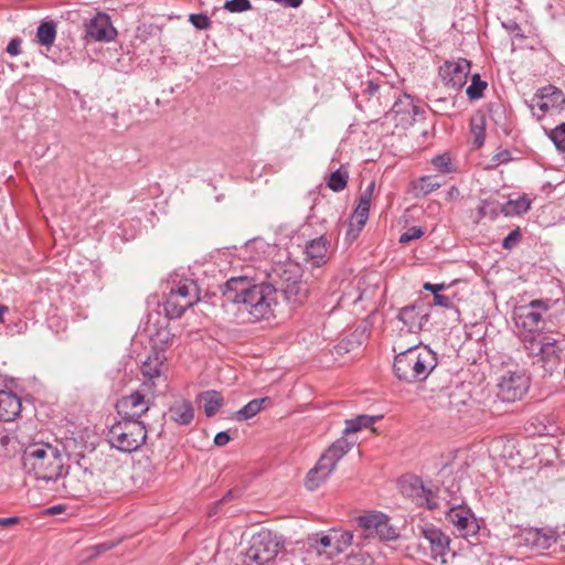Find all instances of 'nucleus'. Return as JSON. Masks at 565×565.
I'll list each match as a JSON object with an SVG mask.
<instances>
[{
	"mask_svg": "<svg viewBox=\"0 0 565 565\" xmlns=\"http://www.w3.org/2000/svg\"><path fill=\"white\" fill-rule=\"evenodd\" d=\"M563 348L557 339L546 334L542 338V345L537 362L544 369L545 373L552 374L561 366Z\"/></svg>",
	"mask_w": 565,
	"mask_h": 565,
	"instance_id": "nucleus-22",
	"label": "nucleus"
},
{
	"mask_svg": "<svg viewBox=\"0 0 565 565\" xmlns=\"http://www.w3.org/2000/svg\"><path fill=\"white\" fill-rule=\"evenodd\" d=\"M536 332H523L520 331V340L523 344L524 350L531 356H539L540 347L542 345V339L539 340L535 335Z\"/></svg>",
	"mask_w": 565,
	"mask_h": 565,
	"instance_id": "nucleus-33",
	"label": "nucleus"
},
{
	"mask_svg": "<svg viewBox=\"0 0 565 565\" xmlns=\"http://www.w3.org/2000/svg\"><path fill=\"white\" fill-rule=\"evenodd\" d=\"M21 413L20 397L7 391H0V422H11Z\"/></svg>",
	"mask_w": 565,
	"mask_h": 565,
	"instance_id": "nucleus-25",
	"label": "nucleus"
},
{
	"mask_svg": "<svg viewBox=\"0 0 565 565\" xmlns=\"http://www.w3.org/2000/svg\"><path fill=\"white\" fill-rule=\"evenodd\" d=\"M488 83L482 81L479 74H473L471 83L466 89V94L470 100L480 99L483 96V92L487 88Z\"/></svg>",
	"mask_w": 565,
	"mask_h": 565,
	"instance_id": "nucleus-37",
	"label": "nucleus"
},
{
	"mask_svg": "<svg viewBox=\"0 0 565 565\" xmlns=\"http://www.w3.org/2000/svg\"><path fill=\"white\" fill-rule=\"evenodd\" d=\"M530 380L522 371L508 372L498 384V395L503 402L520 399L527 391Z\"/></svg>",
	"mask_w": 565,
	"mask_h": 565,
	"instance_id": "nucleus-18",
	"label": "nucleus"
},
{
	"mask_svg": "<svg viewBox=\"0 0 565 565\" xmlns=\"http://www.w3.org/2000/svg\"><path fill=\"white\" fill-rule=\"evenodd\" d=\"M13 437L10 434L3 433L0 436V446L4 449L8 448V446L11 444Z\"/></svg>",
	"mask_w": 565,
	"mask_h": 565,
	"instance_id": "nucleus-56",
	"label": "nucleus"
},
{
	"mask_svg": "<svg viewBox=\"0 0 565 565\" xmlns=\"http://www.w3.org/2000/svg\"><path fill=\"white\" fill-rule=\"evenodd\" d=\"M401 493L415 501L419 507H426L429 510H434L438 507L437 497L424 484V481L419 477H404L399 480Z\"/></svg>",
	"mask_w": 565,
	"mask_h": 565,
	"instance_id": "nucleus-12",
	"label": "nucleus"
},
{
	"mask_svg": "<svg viewBox=\"0 0 565 565\" xmlns=\"http://www.w3.org/2000/svg\"><path fill=\"white\" fill-rule=\"evenodd\" d=\"M430 311L423 301H415L412 305L399 309L397 319L406 327L408 333L417 334L428 322Z\"/></svg>",
	"mask_w": 565,
	"mask_h": 565,
	"instance_id": "nucleus-20",
	"label": "nucleus"
},
{
	"mask_svg": "<svg viewBox=\"0 0 565 565\" xmlns=\"http://www.w3.org/2000/svg\"><path fill=\"white\" fill-rule=\"evenodd\" d=\"M223 300L237 306L244 322L270 319L277 305V290L267 279L258 280L246 275L230 278L221 287Z\"/></svg>",
	"mask_w": 565,
	"mask_h": 565,
	"instance_id": "nucleus-1",
	"label": "nucleus"
},
{
	"mask_svg": "<svg viewBox=\"0 0 565 565\" xmlns=\"http://www.w3.org/2000/svg\"><path fill=\"white\" fill-rule=\"evenodd\" d=\"M230 440L231 437L227 431H220L214 437V444L218 447L226 446Z\"/></svg>",
	"mask_w": 565,
	"mask_h": 565,
	"instance_id": "nucleus-50",
	"label": "nucleus"
},
{
	"mask_svg": "<svg viewBox=\"0 0 565 565\" xmlns=\"http://www.w3.org/2000/svg\"><path fill=\"white\" fill-rule=\"evenodd\" d=\"M385 514L382 512H370L358 518V524L364 529L369 535H373L381 527V523L384 520Z\"/></svg>",
	"mask_w": 565,
	"mask_h": 565,
	"instance_id": "nucleus-29",
	"label": "nucleus"
},
{
	"mask_svg": "<svg viewBox=\"0 0 565 565\" xmlns=\"http://www.w3.org/2000/svg\"><path fill=\"white\" fill-rule=\"evenodd\" d=\"M189 21L193 24L198 30H207L211 26L210 18L204 13H193L190 14Z\"/></svg>",
	"mask_w": 565,
	"mask_h": 565,
	"instance_id": "nucleus-45",
	"label": "nucleus"
},
{
	"mask_svg": "<svg viewBox=\"0 0 565 565\" xmlns=\"http://www.w3.org/2000/svg\"><path fill=\"white\" fill-rule=\"evenodd\" d=\"M550 300H532L527 305L516 307L513 319L516 328L523 332H539L543 329V316L550 310Z\"/></svg>",
	"mask_w": 565,
	"mask_h": 565,
	"instance_id": "nucleus-10",
	"label": "nucleus"
},
{
	"mask_svg": "<svg viewBox=\"0 0 565 565\" xmlns=\"http://www.w3.org/2000/svg\"><path fill=\"white\" fill-rule=\"evenodd\" d=\"M424 114V109L414 104L411 95L403 94L394 102L392 108L385 114V118L393 121L396 127L406 129L418 118H423Z\"/></svg>",
	"mask_w": 565,
	"mask_h": 565,
	"instance_id": "nucleus-11",
	"label": "nucleus"
},
{
	"mask_svg": "<svg viewBox=\"0 0 565 565\" xmlns=\"http://www.w3.org/2000/svg\"><path fill=\"white\" fill-rule=\"evenodd\" d=\"M224 505L223 502H221V499L215 501L211 507L210 509L207 510V516L209 518H213L215 515L218 514V512L221 511L222 507Z\"/></svg>",
	"mask_w": 565,
	"mask_h": 565,
	"instance_id": "nucleus-55",
	"label": "nucleus"
},
{
	"mask_svg": "<svg viewBox=\"0 0 565 565\" xmlns=\"http://www.w3.org/2000/svg\"><path fill=\"white\" fill-rule=\"evenodd\" d=\"M531 207V202L527 198L521 196L516 200H510L504 209V213L508 214H523Z\"/></svg>",
	"mask_w": 565,
	"mask_h": 565,
	"instance_id": "nucleus-39",
	"label": "nucleus"
},
{
	"mask_svg": "<svg viewBox=\"0 0 565 565\" xmlns=\"http://www.w3.org/2000/svg\"><path fill=\"white\" fill-rule=\"evenodd\" d=\"M348 180H349L348 171L338 169L330 174V177L327 181V185L332 191L340 192L347 188Z\"/></svg>",
	"mask_w": 565,
	"mask_h": 565,
	"instance_id": "nucleus-36",
	"label": "nucleus"
},
{
	"mask_svg": "<svg viewBox=\"0 0 565 565\" xmlns=\"http://www.w3.org/2000/svg\"><path fill=\"white\" fill-rule=\"evenodd\" d=\"M282 547L279 536L269 530H262L253 535L246 556L256 565H290L284 556L277 557Z\"/></svg>",
	"mask_w": 565,
	"mask_h": 565,
	"instance_id": "nucleus-6",
	"label": "nucleus"
},
{
	"mask_svg": "<svg viewBox=\"0 0 565 565\" xmlns=\"http://www.w3.org/2000/svg\"><path fill=\"white\" fill-rule=\"evenodd\" d=\"M521 233L519 230H514L503 239L502 246L505 249L512 248V246L520 239Z\"/></svg>",
	"mask_w": 565,
	"mask_h": 565,
	"instance_id": "nucleus-48",
	"label": "nucleus"
},
{
	"mask_svg": "<svg viewBox=\"0 0 565 565\" xmlns=\"http://www.w3.org/2000/svg\"><path fill=\"white\" fill-rule=\"evenodd\" d=\"M371 199L372 196H370V194L367 193H361L359 198V203L352 215V221H355L358 224V232L362 230V227L365 225L367 221L371 206Z\"/></svg>",
	"mask_w": 565,
	"mask_h": 565,
	"instance_id": "nucleus-28",
	"label": "nucleus"
},
{
	"mask_svg": "<svg viewBox=\"0 0 565 565\" xmlns=\"http://www.w3.org/2000/svg\"><path fill=\"white\" fill-rule=\"evenodd\" d=\"M114 546H115L114 543H106V542L97 544V545H94L92 547V550L94 551L92 556L94 557V556H97V555H99V554H102L104 552H107V551L111 550Z\"/></svg>",
	"mask_w": 565,
	"mask_h": 565,
	"instance_id": "nucleus-51",
	"label": "nucleus"
},
{
	"mask_svg": "<svg viewBox=\"0 0 565 565\" xmlns=\"http://www.w3.org/2000/svg\"><path fill=\"white\" fill-rule=\"evenodd\" d=\"M223 8L232 13H241L252 9V3L249 0H227Z\"/></svg>",
	"mask_w": 565,
	"mask_h": 565,
	"instance_id": "nucleus-44",
	"label": "nucleus"
},
{
	"mask_svg": "<svg viewBox=\"0 0 565 565\" xmlns=\"http://www.w3.org/2000/svg\"><path fill=\"white\" fill-rule=\"evenodd\" d=\"M507 29L511 30V31H515V30H520V26L518 25V23L515 22H511V24H503Z\"/></svg>",
	"mask_w": 565,
	"mask_h": 565,
	"instance_id": "nucleus-62",
	"label": "nucleus"
},
{
	"mask_svg": "<svg viewBox=\"0 0 565 565\" xmlns=\"http://www.w3.org/2000/svg\"><path fill=\"white\" fill-rule=\"evenodd\" d=\"M302 3V0H284V2L281 3L284 7H288V8H298L300 7Z\"/></svg>",
	"mask_w": 565,
	"mask_h": 565,
	"instance_id": "nucleus-58",
	"label": "nucleus"
},
{
	"mask_svg": "<svg viewBox=\"0 0 565 565\" xmlns=\"http://www.w3.org/2000/svg\"><path fill=\"white\" fill-rule=\"evenodd\" d=\"M241 495L242 493L239 490L231 489L221 498V502L225 504L230 501L241 498Z\"/></svg>",
	"mask_w": 565,
	"mask_h": 565,
	"instance_id": "nucleus-52",
	"label": "nucleus"
},
{
	"mask_svg": "<svg viewBox=\"0 0 565 565\" xmlns=\"http://www.w3.org/2000/svg\"><path fill=\"white\" fill-rule=\"evenodd\" d=\"M399 352L396 353L393 371L399 381L408 384L425 381L437 366V355L420 341L407 348L398 344Z\"/></svg>",
	"mask_w": 565,
	"mask_h": 565,
	"instance_id": "nucleus-3",
	"label": "nucleus"
},
{
	"mask_svg": "<svg viewBox=\"0 0 565 565\" xmlns=\"http://www.w3.org/2000/svg\"><path fill=\"white\" fill-rule=\"evenodd\" d=\"M330 242L324 236L310 239L303 248L305 262L311 267H321L327 264Z\"/></svg>",
	"mask_w": 565,
	"mask_h": 565,
	"instance_id": "nucleus-23",
	"label": "nucleus"
},
{
	"mask_svg": "<svg viewBox=\"0 0 565 565\" xmlns=\"http://www.w3.org/2000/svg\"><path fill=\"white\" fill-rule=\"evenodd\" d=\"M381 416L359 415L345 420L344 434H354L362 428L371 427Z\"/></svg>",
	"mask_w": 565,
	"mask_h": 565,
	"instance_id": "nucleus-31",
	"label": "nucleus"
},
{
	"mask_svg": "<svg viewBox=\"0 0 565 565\" xmlns=\"http://www.w3.org/2000/svg\"><path fill=\"white\" fill-rule=\"evenodd\" d=\"M172 422L179 425H189L194 418V409L189 401H182L172 405L169 409Z\"/></svg>",
	"mask_w": 565,
	"mask_h": 565,
	"instance_id": "nucleus-26",
	"label": "nucleus"
},
{
	"mask_svg": "<svg viewBox=\"0 0 565 565\" xmlns=\"http://www.w3.org/2000/svg\"><path fill=\"white\" fill-rule=\"evenodd\" d=\"M527 106L532 115L541 120L547 114L561 113L564 109L565 95L558 87L546 85L535 92Z\"/></svg>",
	"mask_w": 565,
	"mask_h": 565,
	"instance_id": "nucleus-9",
	"label": "nucleus"
},
{
	"mask_svg": "<svg viewBox=\"0 0 565 565\" xmlns=\"http://www.w3.org/2000/svg\"><path fill=\"white\" fill-rule=\"evenodd\" d=\"M470 131L473 136V146L480 148L484 143L486 138V124L483 117L471 118Z\"/></svg>",
	"mask_w": 565,
	"mask_h": 565,
	"instance_id": "nucleus-35",
	"label": "nucleus"
},
{
	"mask_svg": "<svg viewBox=\"0 0 565 565\" xmlns=\"http://www.w3.org/2000/svg\"><path fill=\"white\" fill-rule=\"evenodd\" d=\"M200 300V290L194 280L184 279L172 287L163 302V311L169 319L180 318Z\"/></svg>",
	"mask_w": 565,
	"mask_h": 565,
	"instance_id": "nucleus-8",
	"label": "nucleus"
},
{
	"mask_svg": "<svg viewBox=\"0 0 565 565\" xmlns=\"http://www.w3.org/2000/svg\"><path fill=\"white\" fill-rule=\"evenodd\" d=\"M470 67V61L462 57L454 61H445L444 64L439 66L438 75L446 87L459 90L467 83Z\"/></svg>",
	"mask_w": 565,
	"mask_h": 565,
	"instance_id": "nucleus-14",
	"label": "nucleus"
},
{
	"mask_svg": "<svg viewBox=\"0 0 565 565\" xmlns=\"http://www.w3.org/2000/svg\"><path fill=\"white\" fill-rule=\"evenodd\" d=\"M19 522V518L9 516V518H0V526H9L17 524Z\"/></svg>",
	"mask_w": 565,
	"mask_h": 565,
	"instance_id": "nucleus-57",
	"label": "nucleus"
},
{
	"mask_svg": "<svg viewBox=\"0 0 565 565\" xmlns=\"http://www.w3.org/2000/svg\"><path fill=\"white\" fill-rule=\"evenodd\" d=\"M21 44L22 40L20 38L11 39L6 49L7 53L11 56L21 54Z\"/></svg>",
	"mask_w": 565,
	"mask_h": 565,
	"instance_id": "nucleus-47",
	"label": "nucleus"
},
{
	"mask_svg": "<svg viewBox=\"0 0 565 565\" xmlns=\"http://www.w3.org/2000/svg\"><path fill=\"white\" fill-rule=\"evenodd\" d=\"M374 188H375V183L374 182H371L362 193H367L370 194V196H372L373 194V191H374Z\"/></svg>",
	"mask_w": 565,
	"mask_h": 565,
	"instance_id": "nucleus-61",
	"label": "nucleus"
},
{
	"mask_svg": "<svg viewBox=\"0 0 565 565\" xmlns=\"http://www.w3.org/2000/svg\"><path fill=\"white\" fill-rule=\"evenodd\" d=\"M149 390L141 387L129 395L122 396L116 404L117 412L122 418L138 419L148 412L151 405L150 398L147 397Z\"/></svg>",
	"mask_w": 565,
	"mask_h": 565,
	"instance_id": "nucleus-17",
	"label": "nucleus"
},
{
	"mask_svg": "<svg viewBox=\"0 0 565 565\" xmlns=\"http://www.w3.org/2000/svg\"><path fill=\"white\" fill-rule=\"evenodd\" d=\"M269 402L268 397L255 398L248 402L243 408L235 413V418L239 422L249 419L257 415L266 403Z\"/></svg>",
	"mask_w": 565,
	"mask_h": 565,
	"instance_id": "nucleus-30",
	"label": "nucleus"
},
{
	"mask_svg": "<svg viewBox=\"0 0 565 565\" xmlns=\"http://www.w3.org/2000/svg\"><path fill=\"white\" fill-rule=\"evenodd\" d=\"M9 308L4 305H0V321H2L3 316L6 312H8Z\"/></svg>",
	"mask_w": 565,
	"mask_h": 565,
	"instance_id": "nucleus-63",
	"label": "nucleus"
},
{
	"mask_svg": "<svg viewBox=\"0 0 565 565\" xmlns=\"http://www.w3.org/2000/svg\"><path fill=\"white\" fill-rule=\"evenodd\" d=\"M424 235L422 227L413 226L399 236V243L407 244L413 239L420 238Z\"/></svg>",
	"mask_w": 565,
	"mask_h": 565,
	"instance_id": "nucleus-46",
	"label": "nucleus"
},
{
	"mask_svg": "<svg viewBox=\"0 0 565 565\" xmlns=\"http://www.w3.org/2000/svg\"><path fill=\"white\" fill-rule=\"evenodd\" d=\"M431 164L438 172L450 173L454 171L451 158L448 153L436 156L431 159Z\"/></svg>",
	"mask_w": 565,
	"mask_h": 565,
	"instance_id": "nucleus-42",
	"label": "nucleus"
},
{
	"mask_svg": "<svg viewBox=\"0 0 565 565\" xmlns=\"http://www.w3.org/2000/svg\"><path fill=\"white\" fill-rule=\"evenodd\" d=\"M383 88L385 90H387V93L392 90V88L386 86V85L382 86V85H380L379 83H376L374 81H367L365 83V87L363 88L361 97H362V99H365L367 103H370L371 102V97H373V96H375L377 94L379 95V99H380L381 97L384 96L382 94V89Z\"/></svg>",
	"mask_w": 565,
	"mask_h": 565,
	"instance_id": "nucleus-40",
	"label": "nucleus"
},
{
	"mask_svg": "<svg viewBox=\"0 0 565 565\" xmlns=\"http://www.w3.org/2000/svg\"><path fill=\"white\" fill-rule=\"evenodd\" d=\"M166 360L167 358L163 350H153L142 362L140 366L141 374L145 377L141 384L142 390L153 391L157 382L166 377Z\"/></svg>",
	"mask_w": 565,
	"mask_h": 565,
	"instance_id": "nucleus-16",
	"label": "nucleus"
},
{
	"mask_svg": "<svg viewBox=\"0 0 565 565\" xmlns=\"http://www.w3.org/2000/svg\"><path fill=\"white\" fill-rule=\"evenodd\" d=\"M373 558L372 556L359 548L358 551H352L351 554L348 556V565H372Z\"/></svg>",
	"mask_w": 565,
	"mask_h": 565,
	"instance_id": "nucleus-43",
	"label": "nucleus"
},
{
	"mask_svg": "<svg viewBox=\"0 0 565 565\" xmlns=\"http://www.w3.org/2000/svg\"><path fill=\"white\" fill-rule=\"evenodd\" d=\"M147 439V428L139 419H126L111 425L107 433V441L113 448L122 452L138 450Z\"/></svg>",
	"mask_w": 565,
	"mask_h": 565,
	"instance_id": "nucleus-5",
	"label": "nucleus"
},
{
	"mask_svg": "<svg viewBox=\"0 0 565 565\" xmlns=\"http://www.w3.org/2000/svg\"><path fill=\"white\" fill-rule=\"evenodd\" d=\"M353 443L341 437L337 439L319 458L318 462L309 470L306 477L308 490H316L334 470L338 461L352 448Z\"/></svg>",
	"mask_w": 565,
	"mask_h": 565,
	"instance_id": "nucleus-7",
	"label": "nucleus"
},
{
	"mask_svg": "<svg viewBox=\"0 0 565 565\" xmlns=\"http://www.w3.org/2000/svg\"><path fill=\"white\" fill-rule=\"evenodd\" d=\"M446 520L454 525L456 532L462 537L473 536L480 530L477 518L465 505L451 507L446 512Z\"/></svg>",
	"mask_w": 565,
	"mask_h": 565,
	"instance_id": "nucleus-19",
	"label": "nucleus"
},
{
	"mask_svg": "<svg viewBox=\"0 0 565 565\" xmlns=\"http://www.w3.org/2000/svg\"><path fill=\"white\" fill-rule=\"evenodd\" d=\"M86 36L95 42H111L117 36V30L111 24L107 13L98 12L85 23Z\"/></svg>",
	"mask_w": 565,
	"mask_h": 565,
	"instance_id": "nucleus-21",
	"label": "nucleus"
},
{
	"mask_svg": "<svg viewBox=\"0 0 565 565\" xmlns=\"http://www.w3.org/2000/svg\"><path fill=\"white\" fill-rule=\"evenodd\" d=\"M423 288L427 291L433 292L434 296H436V295H439V291H441L446 288V285L445 284L425 282Z\"/></svg>",
	"mask_w": 565,
	"mask_h": 565,
	"instance_id": "nucleus-53",
	"label": "nucleus"
},
{
	"mask_svg": "<svg viewBox=\"0 0 565 565\" xmlns=\"http://www.w3.org/2000/svg\"><path fill=\"white\" fill-rule=\"evenodd\" d=\"M433 303L435 306H439L443 308H451L452 307V300L449 297H447L445 295H440V294L434 296Z\"/></svg>",
	"mask_w": 565,
	"mask_h": 565,
	"instance_id": "nucleus-49",
	"label": "nucleus"
},
{
	"mask_svg": "<svg viewBox=\"0 0 565 565\" xmlns=\"http://www.w3.org/2000/svg\"><path fill=\"white\" fill-rule=\"evenodd\" d=\"M548 137L558 151L565 152V122H562L552 129Z\"/></svg>",
	"mask_w": 565,
	"mask_h": 565,
	"instance_id": "nucleus-41",
	"label": "nucleus"
},
{
	"mask_svg": "<svg viewBox=\"0 0 565 565\" xmlns=\"http://www.w3.org/2000/svg\"><path fill=\"white\" fill-rule=\"evenodd\" d=\"M375 535L381 541H393L399 536L398 529L390 523L388 516L385 514L384 520L381 523V527H379Z\"/></svg>",
	"mask_w": 565,
	"mask_h": 565,
	"instance_id": "nucleus-38",
	"label": "nucleus"
},
{
	"mask_svg": "<svg viewBox=\"0 0 565 565\" xmlns=\"http://www.w3.org/2000/svg\"><path fill=\"white\" fill-rule=\"evenodd\" d=\"M301 267L292 262L279 263L266 274V279L291 303H301L308 296L306 282L301 279Z\"/></svg>",
	"mask_w": 565,
	"mask_h": 565,
	"instance_id": "nucleus-4",
	"label": "nucleus"
},
{
	"mask_svg": "<svg viewBox=\"0 0 565 565\" xmlns=\"http://www.w3.org/2000/svg\"><path fill=\"white\" fill-rule=\"evenodd\" d=\"M56 38V25L53 21L42 22L38 26L36 39L38 42L46 47H50Z\"/></svg>",
	"mask_w": 565,
	"mask_h": 565,
	"instance_id": "nucleus-32",
	"label": "nucleus"
},
{
	"mask_svg": "<svg viewBox=\"0 0 565 565\" xmlns=\"http://www.w3.org/2000/svg\"><path fill=\"white\" fill-rule=\"evenodd\" d=\"M22 466L28 475L44 481L57 480L65 477L64 486L71 489L74 497H79L86 491V486H75L74 477L67 476L64 468L62 450L50 443L33 441L23 449Z\"/></svg>",
	"mask_w": 565,
	"mask_h": 565,
	"instance_id": "nucleus-2",
	"label": "nucleus"
},
{
	"mask_svg": "<svg viewBox=\"0 0 565 565\" xmlns=\"http://www.w3.org/2000/svg\"><path fill=\"white\" fill-rule=\"evenodd\" d=\"M353 540V533L351 531L341 529H331L326 534H321L316 540L315 547L321 554L322 552L328 554V557L335 556L344 552Z\"/></svg>",
	"mask_w": 565,
	"mask_h": 565,
	"instance_id": "nucleus-15",
	"label": "nucleus"
},
{
	"mask_svg": "<svg viewBox=\"0 0 565 565\" xmlns=\"http://www.w3.org/2000/svg\"><path fill=\"white\" fill-rule=\"evenodd\" d=\"M441 184L443 182L437 175H424L417 180L415 188L420 194L428 195L439 189Z\"/></svg>",
	"mask_w": 565,
	"mask_h": 565,
	"instance_id": "nucleus-34",
	"label": "nucleus"
},
{
	"mask_svg": "<svg viewBox=\"0 0 565 565\" xmlns=\"http://www.w3.org/2000/svg\"><path fill=\"white\" fill-rule=\"evenodd\" d=\"M64 510L63 505H54V507H51L50 509H47V513L50 514H56V513H60Z\"/></svg>",
	"mask_w": 565,
	"mask_h": 565,
	"instance_id": "nucleus-60",
	"label": "nucleus"
},
{
	"mask_svg": "<svg viewBox=\"0 0 565 565\" xmlns=\"http://www.w3.org/2000/svg\"><path fill=\"white\" fill-rule=\"evenodd\" d=\"M510 160H511V154L508 150L501 151L492 158V161L495 162L497 164L505 163V162H509Z\"/></svg>",
	"mask_w": 565,
	"mask_h": 565,
	"instance_id": "nucleus-54",
	"label": "nucleus"
},
{
	"mask_svg": "<svg viewBox=\"0 0 565 565\" xmlns=\"http://www.w3.org/2000/svg\"><path fill=\"white\" fill-rule=\"evenodd\" d=\"M459 195V190L457 186H451L447 193V196L449 199H454V198H457Z\"/></svg>",
	"mask_w": 565,
	"mask_h": 565,
	"instance_id": "nucleus-59",
	"label": "nucleus"
},
{
	"mask_svg": "<svg viewBox=\"0 0 565 565\" xmlns=\"http://www.w3.org/2000/svg\"><path fill=\"white\" fill-rule=\"evenodd\" d=\"M478 214L480 217H483L486 215V211H484V207L483 206H480L479 210H478Z\"/></svg>",
	"mask_w": 565,
	"mask_h": 565,
	"instance_id": "nucleus-64",
	"label": "nucleus"
},
{
	"mask_svg": "<svg viewBox=\"0 0 565 565\" xmlns=\"http://www.w3.org/2000/svg\"><path fill=\"white\" fill-rule=\"evenodd\" d=\"M422 535L429 548L430 558L440 565L448 564L450 558L455 557V553L450 550V539L440 529L430 526L423 527Z\"/></svg>",
	"mask_w": 565,
	"mask_h": 565,
	"instance_id": "nucleus-13",
	"label": "nucleus"
},
{
	"mask_svg": "<svg viewBox=\"0 0 565 565\" xmlns=\"http://www.w3.org/2000/svg\"><path fill=\"white\" fill-rule=\"evenodd\" d=\"M522 540L532 550L543 551L556 543V534L552 530L529 529L523 532Z\"/></svg>",
	"mask_w": 565,
	"mask_h": 565,
	"instance_id": "nucleus-24",
	"label": "nucleus"
},
{
	"mask_svg": "<svg viewBox=\"0 0 565 565\" xmlns=\"http://www.w3.org/2000/svg\"><path fill=\"white\" fill-rule=\"evenodd\" d=\"M199 399L203 403L204 413L207 417L214 416L224 402L221 393L214 390L201 393Z\"/></svg>",
	"mask_w": 565,
	"mask_h": 565,
	"instance_id": "nucleus-27",
	"label": "nucleus"
}]
</instances>
